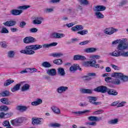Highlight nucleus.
Wrapping results in <instances>:
<instances>
[{
    "mask_svg": "<svg viewBox=\"0 0 128 128\" xmlns=\"http://www.w3.org/2000/svg\"><path fill=\"white\" fill-rule=\"evenodd\" d=\"M10 96V92L8 90L0 93V96Z\"/></svg>",
    "mask_w": 128,
    "mask_h": 128,
    "instance_id": "42",
    "label": "nucleus"
},
{
    "mask_svg": "<svg viewBox=\"0 0 128 128\" xmlns=\"http://www.w3.org/2000/svg\"><path fill=\"white\" fill-rule=\"evenodd\" d=\"M60 2V0H51L50 2H51V4H58Z\"/></svg>",
    "mask_w": 128,
    "mask_h": 128,
    "instance_id": "61",
    "label": "nucleus"
},
{
    "mask_svg": "<svg viewBox=\"0 0 128 128\" xmlns=\"http://www.w3.org/2000/svg\"><path fill=\"white\" fill-rule=\"evenodd\" d=\"M58 72L59 76H66V72H64V69L62 68H59L58 69Z\"/></svg>",
    "mask_w": 128,
    "mask_h": 128,
    "instance_id": "25",
    "label": "nucleus"
},
{
    "mask_svg": "<svg viewBox=\"0 0 128 128\" xmlns=\"http://www.w3.org/2000/svg\"><path fill=\"white\" fill-rule=\"evenodd\" d=\"M118 122V118L112 120L108 122V124H116Z\"/></svg>",
    "mask_w": 128,
    "mask_h": 128,
    "instance_id": "37",
    "label": "nucleus"
},
{
    "mask_svg": "<svg viewBox=\"0 0 128 128\" xmlns=\"http://www.w3.org/2000/svg\"><path fill=\"white\" fill-rule=\"evenodd\" d=\"M88 120L90 122H100L102 120V117H96V116H90L88 117Z\"/></svg>",
    "mask_w": 128,
    "mask_h": 128,
    "instance_id": "18",
    "label": "nucleus"
},
{
    "mask_svg": "<svg viewBox=\"0 0 128 128\" xmlns=\"http://www.w3.org/2000/svg\"><path fill=\"white\" fill-rule=\"evenodd\" d=\"M2 124L4 126H7V127L10 126V122L8 120L4 121Z\"/></svg>",
    "mask_w": 128,
    "mask_h": 128,
    "instance_id": "55",
    "label": "nucleus"
},
{
    "mask_svg": "<svg viewBox=\"0 0 128 128\" xmlns=\"http://www.w3.org/2000/svg\"><path fill=\"white\" fill-rule=\"evenodd\" d=\"M10 30L12 32H18V29L16 28H10Z\"/></svg>",
    "mask_w": 128,
    "mask_h": 128,
    "instance_id": "62",
    "label": "nucleus"
},
{
    "mask_svg": "<svg viewBox=\"0 0 128 128\" xmlns=\"http://www.w3.org/2000/svg\"><path fill=\"white\" fill-rule=\"evenodd\" d=\"M36 38L32 36H27L23 39L24 44H32L36 42Z\"/></svg>",
    "mask_w": 128,
    "mask_h": 128,
    "instance_id": "9",
    "label": "nucleus"
},
{
    "mask_svg": "<svg viewBox=\"0 0 128 128\" xmlns=\"http://www.w3.org/2000/svg\"><path fill=\"white\" fill-rule=\"evenodd\" d=\"M24 120L22 118H16L12 120L11 124L14 126L16 124H22Z\"/></svg>",
    "mask_w": 128,
    "mask_h": 128,
    "instance_id": "23",
    "label": "nucleus"
},
{
    "mask_svg": "<svg viewBox=\"0 0 128 128\" xmlns=\"http://www.w3.org/2000/svg\"><path fill=\"white\" fill-rule=\"evenodd\" d=\"M106 8L104 6H97L95 7L94 10V12H104L106 10Z\"/></svg>",
    "mask_w": 128,
    "mask_h": 128,
    "instance_id": "20",
    "label": "nucleus"
},
{
    "mask_svg": "<svg viewBox=\"0 0 128 128\" xmlns=\"http://www.w3.org/2000/svg\"><path fill=\"white\" fill-rule=\"evenodd\" d=\"M64 34L54 32L52 34V38H64Z\"/></svg>",
    "mask_w": 128,
    "mask_h": 128,
    "instance_id": "21",
    "label": "nucleus"
},
{
    "mask_svg": "<svg viewBox=\"0 0 128 128\" xmlns=\"http://www.w3.org/2000/svg\"><path fill=\"white\" fill-rule=\"evenodd\" d=\"M96 50H98L96 48H88L84 50V52L86 54H92L93 52H96Z\"/></svg>",
    "mask_w": 128,
    "mask_h": 128,
    "instance_id": "16",
    "label": "nucleus"
},
{
    "mask_svg": "<svg viewBox=\"0 0 128 128\" xmlns=\"http://www.w3.org/2000/svg\"><path fill=\"white\" fill-rule=\"evenodd\" d=\"M86 112H90V110H84L83 111H78V112H72V114H74L76 116H82Z\"/></svg>",
    "mask_w": 128,
    "mask_h": 128,
    "instance_id": "19",
    "label": "nucleus"
},
{
    "mask_svg": "<svg viewBox=\"0 0 128 128\" xmlns=\"http://www.w3.org/2000/svg\"><path fill=\"white\" fill-rule=\"evenodd\" d=\"M3 24L6 26H16V21L10 20V21L4 22Z\"/></svg>",
    "mask_w": 128,
    "mask_h": 128,
    "instance_id": "12",
    "label": "nucleus"
},
{
    "mask_svg": "<svg viewBox=\"0 0 128 128\" xmlns=\"http://www.w3.org/2000/svg\"><path fill=\"white\" fill-rule=\"evenodd\" d=\"M26 26V22L24 21H22L20 22L19 27L21 28H24Z\"/></svg>",
    "mask_w": 128,
    "mask_h": 128,
    "instance_id": "47",
    "label": "nucleus"
},
{
    "mask_svg": "<svg viewBox=\"0 0 128 128\" xmlns=\"http://www.w3.org/2000/svg\"><path fill=\"white\" fill-rule=\"evenodd\" d=\"M30 86L28 84H24L21 88L22 92H26L27 90H30Z\"/></svg>",
    "mask_w": 128,
    "mask_h": 128,
    "instance_id": "27",
    "label": "nucleus"
},
{
    "mask_svg": "<svg viewBox=\"0 0 128 128\" xmlns=\"http://www.w3.org/2000/svg\"><path fill=\"white\" fill-rule=\"evenodd\" d=\"M14 52L10 50L8 52V58H14Z\"/></svg>",
    "mask_w": 128,
    "mask_h": 128,
    "instance_id": "48",
    "label": "nucleus"
},
{
    "mask_svg": "<svg viewBox=\"0 0 128 128\" xmlns=\"http://www.w3.org/2000/svg\"><path fill=\"white\" fill-rule=\"evenodd\" d=\"M95 15L96 16L97 18H104V16L102 12H95Z\"/></svg>",
    "mask_w": 128,
    "mask_h": 128,
    "instance_id": "36",
    "label": "nucleus"
},
{
    "mask_svg": "<svg viewBox=\"0 0 128 128\" xmlns=\"http://www.w3.org/2000/svg\"><path fill=\"white\" fill-rule=\"evenodd\" d=\"M68 90V88L64 86H61L58 88L56 90L58 94H62V92H66Z\"/></svg>",
    "mask_w": 128,
    "mask_h": 128,
    "instance_id": "17",
    "label": "nucleus"
},
{
    "mask_svg": "<svg viewBox=\"0 0 128 128\" xmlns=\"http://www.w3.org/2000/svg\"><path fill=\"white\" fill-rule=\"evenodd\" d=\"M32 124H33V126H38L40 124H44L42 118H32Z\"/></svg>",
    "mask_w": 128,
    "mask_h": 128,
    "instance_id": "7",
    "label": "nucleus"
},
{
    "mask_svg": "<svg viewBox=\"0 0 128 128\" xmlns=\"http://www.w3.org/2000/svg\"><path fill=\"white\" fill-rule=\"evenodd\" d=\"M90 40H86L79 43L80 46H84L86 44H90Z\"/></svg>",
    "mask_w": 128,
    "mask_h": 128,
    "instance_id": "50",
    "label": "nucleus"
},
{
    "mask_svg": "<svg viewBox=\"0 0 128 128\" xmlns=\"http://www.w3.org/2000/svg\"><path fill=\"white\" fill-rule=\"evenodd\" d=\"M82 78L84 80H86L87 82H88V80H92V78L90 77V76H84L82 77Z\"/></svg>",
    "mask_w": 128,
    "mask_h": 128,
    "instance_id": "58",
    "label": "nucleus"
},
{
    "mask_svg": "<svg viewBox=\"0 0 128 128\" xmlns=\"http://www.w3.org/2000/svg\"><path fill=\"white\" fill-rule=\"evenodd\" d=\"M53 64L58 66H60V64H62V59H56L53 60Z\"/></svg>",
    "mask_w": 128,
    "mask_h": 128,
    "instance_id": "34",
    "label": "nucleus"
},
{
    "mask_svg": "<svg viewBox=\"0 0 128 128\" xmlns=\"http://www.w3.org/2000/svg\"><path fill=\"white\" fill-rule=\"evenodd\" d=\"M49 126L51 128H60V124L56 122L50 123L49 125Z\"/></svg>",
    "mask_w": 128,
    "mask_h": 128,
    "instance_id": "41",
    "label": "nucleus"
},
{
    "mask_svg": "<svg viewBox=\"0 0 128 128\" xmlns=\"http://www.w3.org/2000/svg\"><path fill=\"white\" fill-rule=\"evenodd\" d=\"M5 114L4 112H2L0 113V118H4Z\"/></svg>",
    "mask_w": 128,
    "mask_h": 128,
    "instance_id": "64",
    "label": "nucleus"
},
{
    "mask_svg": "<svg viewBox=\"0 0 128 128\" xmlns=\"http://www.w3.org/2000/svg\"><path fill=\"white\" fill-rule=\"evenodd\" d=\"M0 101L1 102H2V104H12V102L8 100V99L6 98H2L0 100Z\"/></svg>",
    "mask_w": 128,
    "mask_h": 128,
    "instance_id": "26",
    "label": "nucleus"
},
{
    "mask_svg": "<svg viewBox=\"0 0 128 128\" xmlns=\"http://www.w3.org/2000/svg\"><path fill=\"white\" fill-rule=\"evenodd\" d=\"M17 110H22V112H26L28 110V107L24 106H18L16 107Z\"/></svg>",
    "mask_w": 128,
    "mask_h": 128,
    "instance_id": "30",
    "label": "nucleus"
},
{
    "mask_svg": "<svg viewBox=\"0 0 128 128\" xmlns=\"http://www.w3.org/2000/svg\"><path fill=\"white\" fill-rule=\"evenodd\" d=\"M51 56H53L54 58H60V56H62L64 54L62 53H54L51 54Z\"/></svg>",
    "mask_w": 128,
    "mask_h": 128,
    "instance_id": "38",
    "label": "nucleus"
},
{
    "mask_svg": "<svg viewBox=\"0 0 128 128\" xmlns=\"http://www.w3.org/2000/svg\"><path fill=\"white\" fill-rule=\"evenodd\" d=\"M0 46H2V48H6V44L4 42H0Z\"/></svg>",
    "mask_w": 128,
    "mask_h": 128,
    "instance_id": "63",
    "label": "nucleus"
},
{
    "mask_svg": "<svg viewBox=\"0 0 128 128\" xmlns=\"http://www.w3.org/2000/svg\"><path fill=\"white\" fill-rule=\"evenodd\" d=\"M126 38H122L116 40L112 42V44H118L116 48L118 50H115L114 52L110 53V55L112 56H116L118 58V56H123V58H128V51H124V50H128V42H126Z\"/></svg>",
    "mask_w": 128,
    "mask_h": 128,
    "instance_id": "1",
    "label": "nucleus"
},
{
    "mask_svg": "<svg viewBox=\"0 0 128 128\" xmlns=\"http://www.w3.org/2000/svg\"><path fill=\"white\" fill-rule=\"evenodd\" d=\"M88 32V30H84L78 32L77 34H80L81 36H84V34H86Z\"/></svg>",
    "mask_w": 128,
    "mask_h": 128,
    "instance_id": "40",
    "label": "nucleus"
},
{
    "mask_svg": "<svg viewBox=\"0 0 128 128\" xmlns=\"http://www.w3.org/2000/svg\"><path fill=\"white\" fill-rule=\"evenodd\" d=\"M96 60H93L89 61H87L84 62V66H92V68H100V64H96Z\"/></svg>",
    "mask_w": 128,
    "mask_h": 128,
    "instance_id": "5",
    "label": "nucleus"
},
{
    "mask_svg": "<svg viewBox=\"0 0 128 128\" xmlns=\"http://www.w3.org/2000/svg\"><path fill=\"white\" fill-rule=\"evenodd\" d=\"M111 78H119L124 82H128V76L124 75L122 72H114L112 74Z\"/></svg>",
    "mask_w": 128,
    "mask_h": 128,
    "instance_id": "4",
    "label": "nucleus"
},
{
    "mask_svg": "<svg viewBox=\"0 0 128 128\" xmlns=\"http://www.w3.org/2000/svg\"><path fill=\"white\" fill-rule=\"evenodd\" d=\"M12 112H10L9 113L5 114L4 118H8L12 116Z\"/></svg>",
    "mask_w": 128,
    "mask_h": 128,
    "instance_id": "52",
    "label": "nucleus"
},
{
    "mask_svg": "<svg viewBox=\"0 0 128 128\" xmlns=\"http://www.w3.org/2000/svg\"><path fill=\"white\" fill-rule=\"evenodd\" d=\"M38 28H32L30 30V32L34 33V32H38Z\"/></svg>",
    "mask_w": 128,
    "mask_h": 128,
    "instance_id": "59",
    "label": "nucleus"
},
{
    "mask_svg": "<svg viewBox=\"0 0 128 128\" xmlns=\"http://www.w3.org/2000/svg\"><path fill=\"white\" fill-rule=\"evenodd\" d=\"M44 20V18L42 16L35 17L34 20L32 22V24H40Z\"/></svg>",
    "mask_w": 128,
    "mask_h": 128,
    "instance_id": "11",
    "label": "nucleus"
},
{
    "mask_svg": "<svg viewBox=\"0 0 128 128\" xmlns=\"http://www.w3.org/2000/svg\"><path fill=\"white\" fill-rule=\"evenodd\" d=\"M85 124L86 126H96V122H86Z\"/></svg>",
    "mask_w": 128,
    "mask_h": 128,
    "instance_id": "53",
    "label": "nucleus"
},
{
    "mask_svg": "<svg viewBox=\"0 0 128 128\" xmlns=\"http://www.w3.org/2000/svg\"><path fill=\"white\" fill-rule=\"evenodd\" d=\"M42 66L45 68H52V64L48 62H44L42 64Z\"/></svg>",
    "mask_w": 128,
    "mask_h": 128,
    "instance_id": "31",
    "label": "nucleus"
},
{
    "mask_svg": "<svg viewBox=\"0 0 128 128\" xmlns=\"http://www.w3.org/2000/svg\"><path fill=\"white\" fill-rule=\"evenodd\" d=\"M128 0H122L119 3V6H126V4H128Z\"/></svg>",
    "mask_w": 128,
    "mask_h": 128,
    "instance_id": "45",
    "label": "nucleus"
},
{
    "mask_svg": "<svg viewBox=\"0 0 128 128\" xmlns=\"http://www.w3.org/2000/svg\"><path fill=\"white\" fill-rule=\"evenodd\" d=\"M108 94L110 96H118V92H116V90L114 89L110 88H108Z\"/></svg>",
    "mask_w": 128,
    "mask_h": 128,
    "instance_id": "24",
    "label": "nucleus"
},
{
    "mask_svg": "<svg viewBox=\"0 0 128 128\" xmlns=\"http://www.w3.org/2000/svg\"><path fill=\"white\" fill-rule=\"evenodd\" d=\"M94 92H102V94H106L108 92V88L104 86H100L94 89Z\"/></svg>",
    "mask_w": 128,
    "mask_h": 128,
    "instance_id": "6",
    "label": "nucleus"
},
{
    "mask_svg": "<svg viewBox=\"0 0 128 128\" xmlns=\"http://www.w3.org/2000/svg\"><path fill=\"white\" fill-rule=\"evenodd\" d=\"M112 84L118 86V84H120V80L118 78L114 79L112 81Z\"/></svg>",
    "mask_w": 128,
    "mask_h": 128,
    "instance_id": "44",
    "label": "nucleus"
},
{
    "mask_svg": "<svg viewBox=\"0 0 128 128\" xmlns=\"http://www.w3.org/2000/svg\"><path fill=\"white\" fill-rule=\"evenodd\" d=\"M112 78H110V77H107L105 78V82H106L108 83V82H112Z\"/></svg>",
    "mask_w": 128,
    "mask_h": 128,
    "instance_id": "56",
    "label": "nucleus"
},
{
    "mask_svg": "<svg viewBox=\"0 0 128 128\" xmlns=\"http://www.w3.org/2000/svg\"><path fill=\"white\" fill-rule=\"evenodd\" d=\"M118 30L114 29V28H107L104 30V32L106 34H112L114 32H116Z\"/></svg>",
    "mask_w": 128,
    "mask_h": 128,
    "instance_id": "15",
    "label": "nucleus"
},
{
    "mask_svg": "<svg viewBox=\"0 0 128 128\" xmlns=\"http://www.w3.org/2000/svg\"><path fill=\"white\" fill-rule=\"evenodd\" d=\"M2 34H8V30L6 28H2V30L0 31Z\"/></svg>",
    "mask_w": 128,
    "mask_h": 128,
    "instance_id": "51",
    "label": "nucleus"
},
{
    "mask_svg": "<svg viewBox=\"0 0 128 128\" xmlns=\"http://www.w3.org/2000/svg\"><path fill=\"white\" fill-rule=\"evenodd\" d=\"M58 46V42H54L49 44H44L42 46L40 44L30 45L26 46L25 49L20 50V52L24 54H28V56H32V54H36L34 50H40L42 48H48L50 46Z\"/></svg>",
    "mask_w": 128,
    "mask_h": 128,
    "instance_id": "2",
    "label": "nucleus"
},
{
    "mask_svg": "<svg viewBox=\"0 0 128 128\" xmlns=\"http://www.w3.org/2000/svg\"><path fill=\"white\" fill-rule=\"evenodd\" d=\"M52 110L54 112V114H60V110L58 107L56 106H53L52 107Z\"/></svg>",
    "mask_w": 128,
    "mask_h": 128,
    "instance_id": "32",
    "label": "nucleus"
},
{
    "mask_svg": "<svg viewBox=\"0 0 128 128\" xmlns=\"http://www.w3.org/2000/svg\"><path fill=\"white\" fill-rule=\"evenodd\" d=\"M74 60H86V58L84 56L76 54L74 56Z\"/></svg>",
    "mask_w": 128,
    "mask_h": 128,
    "instance_id": "13",
    "label": "nucleus"
},
{
    "mask_svg": "<svg viewBox=\"0 0 128 128\" xmlns=\"http://www.w3.org/2000/svg\"><path fill=\"white\" fill-rule=\"evenodd\" d=\"M78 70L80 72H82V68H80L78 64H74L70 68V72H76V70Z\"/></svg>",
    "mask_w": 128,
    "mask_h": 128,
    "instance_id": "10",
    "label": "nucleus"
},
{
    "mask_svg": "<svg viewBox=\"0 0 128 128\" xmlns=\"http://www.w3.org/2000/svg\"><path fill=\"white\" fill-rule=\"evenodd\" d=\"M88 98L89 100V102H90V104H93L94 102H96L98 100V98L94 96H88Z\"/></svg>",
    "mask_w": 128,
    "mask_h": 128,
    "instance_id": "39",
    "label": "nucleus"
},
{
    "mask_svg": "<svg viewBox=\"0 0 128 128\" xmlns=\"http://www.w3.org/2000/svg\"><path fill=\"white\" fill-rule=\"evenodd\" d=\"M80 6H88V0H78Z\"/></svg>",
    "mask_w": 128,
    "mask_h": 128,
    "instance_id": "35",
    "label": "nucleus"
},
{
    "mask_svg": "<svg viewBox=\"0 0 128 128\" xmlns=\"http://www.w3.org/2000/svg\"><path fill=\"white\" fill-rule=\"evenodd\" d=\"M46 74L50 76H56V68L48 69L46 70Z\"/></svg>",
    "mask_w": 128,
    "mask_h": 128,
    "instance_id": "14",
    "label": "nucleus"
},
{
    "mask_svg": "<svg viewBox=\"0 0 128 128\" xmlns=\"http://www.w3.org/2000/svg\"><path fill=\"white\" fill-rule=\"evenodd\" d=\"M126 104V102H122L117 105L118 108H122V106H124V104Z\"/></svg>",
    "mask_w": 128,
    "mask_h": 128,
    "instance_id": "57",
    "label": "nucleus"
},
{
    "mask_svg": "<svg viewBox=\"0 0 128 128\" xmlns=\"http://www.w3.org/2000/svg\"><path fill=\"white\" fill-rule=\"evenodd\" d=\"M14 80H8L4 82V86H8L12 84H14Z\"/></svg>",
    "mask_w": 128,
    "mask_h": 128,
    "instance_id": "33",
    "label": "nucleus"
},
{
    "mask_svg": "<svg viewBox=\"0 0 128 128\" xmlns=\"http://www.w3.org/2000/svg\"><path fill=\"white\" fill-rule=\"evenodd\" d=\"M0 110L1 112H6V110H8V107L6 106H0Z\"/></svg>",
    "mask_w": 128,
    "mask_h": 128,
    "instance_id": "43",
    "label": "nucleus"
},
{
    "mask_svg": "<svg viewBox=\"0 0 128 128\" xmlns=\"http://www.w3.org/2000/svg\"><path fill=\"white\" fill-rule=\"evenodd\" d=\"M26 70H30V74H32L33 72H38V69L36 68H26Z\"/></svg>",
    "mask_w": 128,
    "mask_h": 128,
    "instance_id": "46",
    "label": "nucleus"
},
{
    "mask_svg": "<svg viewBox=\"0 0 128 128\" xmlns=\"http://www.w3.org/2000/svg\"><path fill=\"white\" fill-rule=\"evenodd\" d=\"M54 12V8H46L44 10V12H46V14H48L50 12Z\"/></svg>",
    "mask_w": 128,
    "mask_h": 128,
    "instance_id": "49",
    "label": "nucleus"
},
{
    "mask_svg": "<svg viewBox=\"0 0 128 128\" xmlns=\"http://www.w3.org/2000/svg\"><path fill=\"white\" fill-rule=\"evenodd\" d=\"M42 104V100L40 98H37L36 101L32 102L31 104L32 106H38V104Z\"/></svg>",
    "mask_w": 128,
    "mask_h": 128,
    "instance_id": "28",
    "label": "nucleus"
},
{
    "mask_svg": "<svg viewBox=\"0 0 128 128\" xmlns=\"http://www.w3.org/2000/svg\"><path fill=\"white\" fill-rule=\"evenodd\" d=\"M72 32H78V30H84V26L82 25H76L73 26L71 28Z\"/></svg>",
    "mask_w": 128,
    "mask_h": 128,
    "instance_id": "22",
    "label": "nucleus"
},
{
    "mask_svg": "<svg viewBox=\"0 0 128 128\" xmlns=\"http://www.w3.org/2000/svg\"><path fill=\"white\" fill-rule=\"evenodd\" d=\"M80 92H81L82 94H92V90L90 89L82 88L80 90Z\"/></svg>",
    "mask_w": 128,
    "mask_h": 128,
    "instance_id": "29",
    "label": "nucleus"
},
{
    "mask_svg": "<svg viewBox=\"0 0 128 128\" xmlns=\"http://www.w3.org/2000/svg\"><path fill=\"white\" fill-rule=\"evenodd\" d=\"M30 8V6H20L17 8L16 9H13L10 11V14L14 16H20L22 14V10H28V8Z\"/></svg>",
    "mask_w": 128,
    "mask_h": 128,
    "instance_id": "3",
    "label": "nucleus"
},
{
    "mask_svg": "<svg viewBox=\"0 0 128 128\" xmlns=\"http://www.w3.org/2000/svg\"><path fill=\"white\" fill-rule=\"evenodd\" d=\"M111 66H112V68H114L115 70H120V67L114 64H111Z\"/></svg>",
    "mask_w": 128,
    "mask_h": 128,
    "instance_id": "54",
    "label": "nucleus"
},
{
    "mask_svg": "<svg viewBox=\"0 0 128 128\" xmlns=\"http://www.w3.org/2000/svg\"><path fill=\"white\" fill-rule=\"evenodd\" d=\"M22 84H26V82H21L20 84H17L13 87H12L10 88V91L12 92H16L20 90V86Z\"/></svg>",
    "mask_w": 128,
    "mask_h": 128,
    "instance_id": "8",
    "label": "nucleus"
},
{
    "mask_svg": "<svg viewBox=\"0 0 128 128\" xmlns=\"http://www.w3.org/2000/svg\"><path fill=\"white\" fill-rule=\"evenodd\" d=\"M78 40L76 38H72L71 40V42H68V44H74V42H78Z\"/></svg>",
    "mask_w": 128,
    "mask_h": 128,
    "instance_id": "60",
    "label": "nucleus"
}]
</instances>
